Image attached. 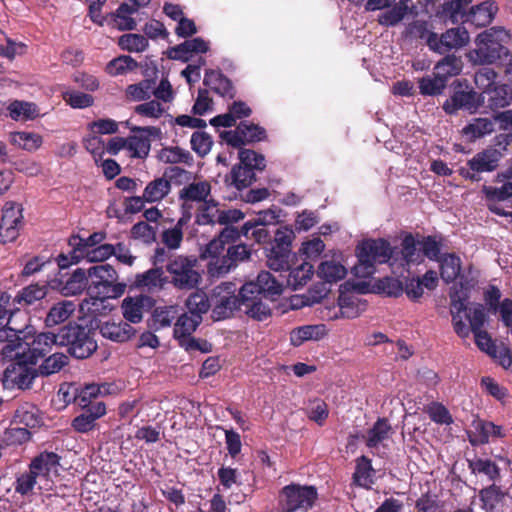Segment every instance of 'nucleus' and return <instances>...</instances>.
<instances>
[{
  "instance_id": "1",
  "label": "nucleus",
  "mask_w": 512,
  "mask_h": 512,
  "mask_svg": "<svg viewBox=\"0 0 512 512\" xmlns=\"http://www.w3.org/2000/svg\"><path fill=\"white\" fill-rule=\"evenodd\" d=\"M451 316L455 333L461 338H467L470 332L483 330L487 316L482 304L476 303L470 308L466 306L467 288L462 282L450 289Z\"/></svg>"
},
{
  "instance_id": "2",
  "label": "nucleus",
  "mask_w": 512,
  "mask_h": 512,
  "mask_svg": "<svg viewBox=\"0 0 512 512\" xmlns=\"http://www.w3.org/2000/svg\"><path fill=\"white\" fill-rule=\"evenodd\" d=\"M58 346L67 347L73 358L87 359L98 347L95 330L88 324L68 322L58 330Z\"/></svg>"
},
{
  "instance_id": "3",
  "label": "nucleus",
  "mask_w": 512,
  "mask_h": 512,
  "mask_svg": "<svg viewBox=\"0 0 512 512\" xmlns=\"http://www.w3.org/2000/svg\"><path fill=\"white\" fill-rule=\"evenodd\" d=\"M358 264L353 267L358 277H367L374 273L376 263H386L390 259L397 262L394 250L390 243L382 238L364 241L357 247Z\"/></svg>"
},
{
  "instance_id": "4",
  "label": "nucleus",
  "mask_w": 512,
  "mask_h": 512,
  "mask_svg": "<svg viewBox=\"0 0 512 512\" xmlns=\"http://www.w3.org/2000/svg\"><path fill=\"white\" fill-rule=\"evenodd\" d=\"M198 259L194 255H177L165 264L168 284L180 291L197 289L202 275L197 270Z\"/></svg>"
},
{
  "instance_id": "5",
  "label": "nucleus",
  "mask_w": 512,
  "mask_h": 512,
  "mask_svg": "<svg viewBox=\"0 0 512 512\" xmlns=\"http://www.w3.org/2000/svg\"><path fill=\"white\" fill-rule=\"evenodd\" d=\"M236 286L232 282H223L211 290V319L222 321L233 317L242 308L240 292L235 294Z\"/></svg>"
},
{
  "instance_id": "6",
  "label": "nucleus",
  "mask_w": 512,
  "mask_h": 512,
  "mask_svg": "<svg viewBox=\"0 0 512 512\" xmlns=\"http://www.w3.org/2000/svg\"><path fill=\"white\" fill-rule=\"evenodd\" d=\"M89 277L88 293L92 297L105 299L116 297L123 292V286L118 287L117 272L110 264L94 265L87 269Z\"/></svg>"
},
{
  "instance_id": "7",
  "label": "nucleus",
  "mask_w": 512,
  "mask_h": 512,
  "mask_svg": "<svg viewBox=\"0 0 512 512\" xmlns=\"http://www.w3.org/2000/svg\"><path fill=\"white\" fill-rule=\"evenodd\" d=\"M36 364H32L26 354L16 353L3 372L2 383L6 389H30L36 377Z\"/></svg>"
},
{
  "instance_id": "8",
  "label": "nucleus",
  "mask_w": 512,
  "mask_h": 512,
  "mask_svg": "<svg viewBox=\"0 0 512 512\" xmlns=\"http://www.w3.org/2000/svg\"><path fill=\"white\" fill-rule=\"evenodd\" d=\"M283 499L284 512H296L298 510L307 511L317 500L318 493L314 486H300L290 484L281 491Z\"/></svg>"
},
{
  "instance_id": "9",
  "label": "nucleus",
  "mask_w": 512,
  "mask_h": 512,
  "mask_svg": "<svg viewBox=\"0 0 512 512\" xmlns=\"http://www.w3.org/2000/svg\"><path fill=\"white\" fill-rule=\"evenodd\" d=\"M475 43L476 48L468 53V58L474 65L494 64L506 60L510 55L505 45L482 39L480 34L476 37Z\"/></svg>"
},
{
  "instance_id": "10",
  "label": "nucleus",
  "mask_w": 512,
  "mask_h": 512,
  "mask_svg": "<svg viewBox=\"0 0 512 512\" xmlns=\"http://www.w3.org/2000/svg\"><path fill=\"white\" fill-rule=\"evenodd\" d=\"M470 37L468 31L464 27H455L447 29L438 36L437 33L430 35L428 47L430 50L444 55L452 50H459L469 43Z\"/></svg>"
},
{
  "instance_id": "11",
  "label": "nucleus",
  "mask_w": 512,
  "mask_h": 512,
  "mask_svg": "<svg viewBox=\"0 0 512 512\" xmlns=\"http://www.w3.org/2000/svg\"><path fill=\"white\" fill-rule=\"evenodd\" d=\"M220 137L233 148L264 141L267 138L265 128L249 121H241L235 130L223 131Z\"/></svg>"
},
{
  "instance_id": "12",
  "label": "nucleus",
  "mask_w": 512,
  "mask_h": 512,
  "mask_svg": "<svg viewBox=\"0 0 512 512\" xmlns=\"http://www.w3.org/2000/svg\"><path fill=\"white\" fill-rule=\"evenodd\" d=\"M251 250L245 244L229 246L225 256L216 261H209L207 272L210 277H222L235 268L238 263L249 260Z\"/></svg>"
},
{
  "instance_id": "13",
  "label": "nucleus",
  "mask_w": 512,
  "mask_h": 512,
  "mask_svg": "<svg viewBox=\"0 0 512 512\" xmlns=\"http://www.w3.org/2000/svg\"><path fill=\"white\" fill-rule=\"evenodd\" d=\"M241 288L246 294L257 293L265 299L276 300L283 293L284 283L269 271H261L255 281H249Z\"/></svg>"
},
{
  "instance_id": "14",
  "label": "nucleus",
  "mask_w": 512,
  "mask_h": 512,
  "mask_svg": "<svg viewBox=\"0 0 512 512\" xmlns=\"http://www.w3.org/2000/svg\"><path fill=\"white\" fill-rule=\"evenodd\" d=\"M484 103L482 94H478L473 89H455L453 94L447 99L442 108L449 114H456L458 110H466L475 113Z\"/></svg>"
},
{
  "instance_id": "15",
  "label": "nucleus",
  "mask_w": 512,
  "mask_h": 512,
  "mask_svg": "<svg viewBox=\"0 0 512 512\" xmlns=\"http://www.w3.org/2000/svg\"><path fill=\"white\" fill-rule=\"evenodd\" d=\"M131 131L135 133V135L126 139L127 149L134 158H146L151 148L150 137H159L161 135L160 128L155 126H134L131 128Z\"/></svg>"
},
{
  "instance_id": "16",
  "label": "nucleus",
  "mask_w": 512,
  "mask_h": 512,
  "mask_svg": "<svg viewBox=\"0 0 512 512\" xmlns=\"http://www.w3.org/2000/svg\"><path fill=\"white\" fill-rule=\"evenodd\" d=\"M12 315L13 311L9 309L7 319L0 324V343H3L1 348L3 355H8L22 348L23 345H29L27 342L28 335L30 334V332L27 331L28 327L17 329L9 326Z\"/></svg>"
},
{
  "instance_id": "17",
  "label": "nucleus",
  "mask_w": 512,
  "mask_h": 512,
  "mask_svg": "<svg viewBox=\"0 0 512 512\" xmlns=\"http://www.w3.org/2000/svg\"><path fill=\"white\" fill-rule=\"evenodd\" d=\"M155 305V300L147 295L127 296L123 299L121 310L126 321L133 324L140 323L143 315Z\"/></svg>"
},
{
  "instance_id": "18",
  "label": "nucleus",
  "mask_w": 512,
  "mask_h": 512,
  "mask_svg": "<svg viewBox=\"0 0 512 512\" xmlns=\"http://www.w3.org/2000/svg\"><path fill=\"white\" fill-rule=\"evenodd\" d=\"M495 181L501 186L483 185L482 193L487 202H511L512 203V167L497 174Z\"/></svg>"
},
{
  "instance_id": "19",
  "label": "nucleus",
  "mask_w": 512,
  "mask_h": 512,
  "mask_svg": "<svg viewBox=\"0 0 512 512\" xmlns=\"http://www.w3.org/2000/svg\"><path fill=\"white\" fill-rule=\"evenodd\" d=\"M165 272L164 266H154L143 273L137 274L133 286L148 293L159 292L168 284Z\"/></svg>"
},
{
  "instance_id": "20",
  "label": "nucleus",
  "mask_w": 512,
  "mask_h": 512,
  "mask_svg": "<svg viewBox=\"0 0 512 512\" xmlns=\"http://www.w3.org/2000/svg\"><path fill=\"white\" fill-rule=\"evenodd\" d=\"M49 286L53 289L60 290L64 296L78 295L84 289H88V273L83 268H77L65 283L61 280L54 279L49 282Z\"/></svg>"
},
{
  "instance_id": "21",
  "label": "nucleus",
  "mask_w": 512,
  "mask_h": 512,
  "mask_svg": "<svg viewBox=\"0 0 512 512\" xmlns=\"http://www.w3.org/2000/svg\"><path fill=\"white\" fill-rule=\"evenodd\" d=\"M60 459L57 453L44 451L33 458L29 469L37 477L49 478L52 474L59 475Z\"/></svg>"
},
{
  "instance_id": "22",
  "label": "nucleus",
  "mask_w": 512,
  "mask_h": 512,
  "mask_svg": "<svg viewBox=\"0 0 512 512\" xmlns=\"http://www.w3.org/2000/svg\"><path fill=\"white\" fill-rule=\"evenodd\" d=\"M54 345L58 346V332L39 333L29 343V354L26 357L32 364H37L38 360L44 358Z\"/></svg>"
},
{
  "instance_id": "23",
  "label": "nucleus",
  "mask_w": 512,
  "mask_h": 512,
  "mask_svg": "<svg viewBox=\"0 0 512 512\" xmlns=\"http://www.w3.org/2000/svg\"><path fill=\"white\" fill-rule=\"evenodd\" d=\"M105 238L106 233L102 231L94 232L86 239L81 238L79 235H72L68 243L72 247V258L74 262H80L91 249L96 248Z\"/></svg>"
},
{
  "instance_id": "24",
  "label": "nucleus",
  "mask_w": 512,
  "mask_h": 512,
  "mask_svg": "<svg viewBox=\"0 0 512 512\" xmlns=\"http://www.w3.org/2000/svg\"><path fill=\"white\" fill-rule=\"evenodd\" d=\"M240 296L242 297V308L249 317L257 321H263L270 317L271 309L262 301V296L257 293L246 294L243 288H240Z\"/></svg>"
},
{
  "instance_id": "25",
  "label": "nucleus",
  "mask_w": 512,
  "mask_h": 512,
  "mask_svg": "<svg viewBox=\"0 0 512 512\" xmlns=\"http://www.w3.org/2000/svg\"><path fill=\"white\" fill-rule=\"evenodd\" d=\"M203 84L222 97L233 99L236 96V89L231 80L221 71L206 70Z\"/></svg>"
},
{
  "instance_id": "26",
  "label": "nucleus",
  "mask_w": 512,
  "mask_h": 512,
  "mask_svg": "<svg viewBox=\"0 0 512 512\" xmlns=\"http://www.w3.org/2000/svg\"><path fill=\"white\" fill-rule=\"evenodd\" d=\"M394 256L398 257L400 266H410L422 262L421 250L417 249L415 237L408 233L401 241L400 248L394 247Z\"/></svg>"
},
{
  "instance_id": "27",
  "label": "nucleus",
  "mask_w": 512,
  "mask_h": 512,
  "mask_svg": "<svg viewBox=\"0 0 512 512\" xmlns=\"http://www.w3.org/2000/svg\"><path fill=\"white\" fill-rule=\"evenodd\" d=\"M83 412L72 421V427L75 431L86 433L92 430L97 419L106 413V406L103 402H97L90 405V408H82Z\"/></svg>"
},
{
  "instance_id": "28",
  "label": "nucleus",
  "mask_w": 512,
  "mask_h": 512,
  "mask_svg": "<svg viewBox=\"0 0 512 512\" xmlns=\"http://www.w3.org/2000/svg\"><path fill=\"white\" fill-rule=\"evenodd\" d=\"M501 158L502 153L499 150L489 148L476 153L467 161V166L480 174L483 172H492L499 166Z\"/></svg>"
},
{
  "instance_id": "29",
  "label": "nucleus",
  "mask_w": 512,
  "mask_h": 512,
  "mask_svg": "<svg viewBox=\"0 0 512 512\" xmlns=\"http://www.w3.org/2000/svg\"><path fill=\"white\" fill-rule=\"evenodd\" d=\"M100 333L104 338L114 342H125L130 340L135 334L136 329L128 322L107 321L100 325Z\"/></svg>"
},
{
  "instance_id": "30",
  "label": "nucleus",
  "mask_w": 512,
  "mask_h": 512,
  "mask_svg": "<svg viewBox=\"0 0 512 512\" xmlns=\"http://www.w3.org/2000/svg\"><path fill=\"white\" fill-rule=\"evenodd\" d=\"M508 493L496 484H491L479 491V498L482 502L481 508L486 512H493L497 505L502 504Z\"/></svg>"
},
{
  "instance_id": "31",
  "label": "nucleus",
  "mask_w": 512,
  "mask_h": 512,
  "mask_svg": "<svg viewBox=\"0 0 512 512\" xmlns=\"http://www.w3.org/2000/svg\"><path fill=\"white\" fill-rule=\"evenodd\" d=\"M440 275L444 282L453 283L461 272V259L455 253L442 255L440 260Z\"/></svg>"
},
{
  "instance_id": "32",
  "label": "nucleus",
  "mask_w": 512,
  "mask_h": 512,
  "mask_svg": "<svg viewBox=\"0 0 512 512\" xmlns=\"http://www.w3.org/2000/svg\"><path fill=\"white\" fill-rule=\"evenodd\" d=\"M75 311V305L71 301H62L54 304L45 317V326L54 327L67 321Z\"/></svg>"
},
{
  "instance_id": "33",
  "label": "nucleus",
  "mask_w": 512,
  "mask_h": 512,
  "mask_svg": "<svg viewBox=\"0 0 512 512\" xmlns=\"http://www.w3.org/2000/svg\"><path fill=\"white\" fill-rule=\"evenodd\" d=\"M475 429L477 434L473 438H470V443L473 446L487 444L490 437H505L502 426L496 425L490 421H479Z\"/></svg>"
},
{
  "instance_id": "34",
  "label": "nucleus",
  "mask_w": 512,
  "mask_h": 512,
  "mask_svg": "<svg viewBox=\"0 0 512 512\" xmlns=\"http://www.w3.org/2000/svg\"><path fill=\"white\" fill-rule=\"evenodd\" d=\"M325 335L324 325H306L295 328L290 333L291 344L295 347L308 340H319Z\"/></svg>"
},
{
  "instance_id": "35",
  "label": "nucleus",
  "mask_w": 512,
  "mask_h": 512,
  "mask_svg": "<svg viewBox=\"0 0 512 512\" xmlns=\"http://www.w3.org/2000/svg\"><path fill=\"white\" fill-rule=\"evenodd\" d=\"M392 433L393 429L388 419L378 418L367 432L366 446L368 448H376L382 441L388 439Z\"/></svg>"
},
{
  "instance_id": "36",
  "label": "nucleus",
  "mask_w": 512,
  "mask_h": 512,
  "mask_svg": "<svg viewBox=\"0 0 512 512\" xmlns=\"http://www.w3.org/2000/svg\"><path fill=\"white\" fill-rule=\"evenodd\" d=\"M434 67V72H436L442 79L447 83L450 77L456 76L461 73L463 63L460 57L454 54H445Z\"/></svg>"
},
{
  "instance_id": "37",
  "label": "nucleus",
  "mask_w": 512,
  "mask_h": 512,
  "mask_svg": "<svg viewBox=\"0 0 512 512\" xmlns=\"http://www.w3.org/2000/svg\"><path fill=\"white\" fill-rule=\"evenodd\" d=\"M47 292L48 286L46 284H31L18 292L14 298V302L21 306L33 305L37 301L44 299Z\"/></svg>"
},
{
  "instance_id": "38",
  "label": "nucleus",
  "mask_w": 512,
  "mask_h": 512,
  "mask_svg": "<svg viewBox=\"0 0 512 512\" xmlns=\"http://www.w3.org/2000/svg\"><path fill=\"white\" fill-rule=\"evenodd\" d=\"M68 364L69 357L64 353L56 352L46 357L41 365L36 368V372L38 376L48 377L60 372Z\"/></svg>"
},
{
  "instance_id": "39",
  "label": "nucleus",
  "mask_w": 512,
  "mask_h": 512,
  "mask_svg": "<svg viewBox=\"0 0 512 512\" xmlns=\"http://www.w3.org/2000/svg\"><path fill=\"white\" fill-rule=\"evenodd\" d=\"M496 122L494 116L492 118H474L463 128V133L471 140H476L492 133Z\"/></svg>"
},
{
  "instance_id": "40",
  "label": "nucleus",
  "mask_w": 512,
  "mask_h": 512,
  "mask_svg": "<svg viewBox=\"0 0 512 512\" xmlns=\"http://www.w3.org/2000/svg\"><path fill=\"white\" fill-rule=\"evenodd\" d=\"M202 322V316H193L189 313L178 315L174 325V338L179 341L190 336Z\"/></svg>"
},
{
  "instance_id": "41",
  "label": "nucleus",
  "mask_w": 512,
  "mask_h": 512,
  "mask_svg": "<svg viewBox=\"0 0 512 512\" xmlns=\"http://www.w3.org/2000/svg\"><path fill=\"white\" fill-rule=\"evenodd\" d=\"M170 190L171 184L169 180L164 177L156 178L145 187L143 198L148 203L158 202L164 199Z\"/></svg>"
},
{
  "instance_id": "42",
  "label": "nucleus",
  "mask_w": 512,
  "mask_h": 512,
  "mask_svg": "<svg viewBox=\"0 0 512 512\" xmlns=\"http://www.w3.org/2000/svg\"><path fill=\"white\" fill-rule=\"evenodd\" d=\"M408 2L409 0H400L394 6H390L386 12L379 15L378 23L387 27L396 26L405 18L410 10Z\"/></svg>"
},
{
  "instance_id": "43",
  "label": "nucleus",
  "mask_w": 512,
  "mask_h": 512,
  "mask_svg": "<svg viewBox=\"0 0 512 512\" xmlns=\"http://www.w3.org/2000/svg\"><path fill=\"white\" fill-rule=\"evenodd\" d=\"M347 274L346 268L335 261L321 262L317 269V276L328 284L336 283Z\"/></svg>"
},
{
  "instance_id": "44",
  "label": "nucleus",
  "mask_w": 512,
  "mask_h": 512,
  "mask_svg": "<svg viewBox=\"0 0 512 512\" xmlns=\"http://www.w3.org/2000/svg\"><path fill=\"white\" fill-rule=\"evenodd\" d=\"M211 192V186L207 181L191 183L183 187L179 192V198L187 201L205 202Z\"/></svg>"
},
{
  "instance_id": "45",
  "label": "nucleus",
  "mask_w": 512,
  "mask_h": 512,
  "mask_svg": "<svg viewBox=\"0 0 512 512\" xmlns=\"http://www.w3.org/2000/svg\"><path fill=\"white\" fill-rule=\"evenodd\" d=\"M497 11V6L489 1H485L476 7H472L467 20L471 21L477 26H485L489 24Z\"/></svg>"
},
{
  "instance_id": "46",
  "label": "nucleus",
  "mask_w": 512,
  "mask_h": 512,
  "mask_svg": "<svg viewBox=\"0 0 512 512\" xmlns=\"http://www.w3.org/2000/svg\"><path fill=\"white\" fill-rule=\"evenodd\" d=\"M313 274L314 269L312 264L304 262L290 270L286 280L287 285L291 287L292 290L301 289L303 286L307 284V282L311 279Z\"/></svg>"
},
{
  "instance_id": "47",
  "label": "nucleus",
  "mask_w": 512,
  "mask_h": 512,
  "mask_svg": "<svg viewBox=\"0 0 512 512\" xmlns=\"http://www.w3.org/2000/svg\"><path fill=\"white\" fill-rule=\"evenodd\" d=\"M185 304L189 314L202 316L211 309V294L207 295L205 292L197 290L188 296Z\"/></svg>"
},
{
  "instance_id": "48",
  "label": "nucleus",
  "mask_w": 512,
  "mask_h": 512,
  "mask_svg": "<svg viewBox=\"0 0 512 512\" xmlns=\"http://www.w3.org/2000/svg\"><path fill=\"white\" fill-rule=\"evenodd\" d=\"M467 461L468 467L473 474H483L493 482L500 478V468L494 461L478 457Z\"/></svg>"
},
{
  "instance_id": "49",
  "label": "nucleus",
  "mask_w": 512,
  "mask_h": 512,
  "mask_svg": "<svg viewBox=\"0 0 512 512\" xmlns=\"http://www.w3.org/2000/svg\"><path fill=\"white\" fill-rule=\"evenodd\" d=\"M178 317V309L176 306L156 307L152 312L150 327L159 330L170 327Z\"/></svg>"
},
{
  "instance_id": "50",
  "label": "nucleus",
  "mask_w": 512,
  "mask_h": 512,
  "mask_svg": "<svg viewBox=\"0 0 512 512\" xmlns=\"http://www.w3.org/2000/svg\"><path fill=\"white\" fill-rule=\"evenodd\" d=\"M290 255L291 252L289 251L271 246L266 249V264L275 272L287 271L290 269Z\"/></svg>"
},
{
  "instance_id": "51",
  "label": "nucleus",
  "mask_w": 512,
  "mask_h": 512,
  "mask_svg": "<svg viewBox=\"0 0 512 512\" xmlns=\"http://www.w3.org/2000/svg\"><path fill=\"white\" fill-rule=\"evenodd\" d=\"M418 84L419 92L424 96H438L442 94L447 86L445 80L436 72H433L432 75H426L420 78Z\"/></svg>"
},
{
  "instance_id": "52",
  "label": "nucleus",
  "mask_w": 512,
  "mask_h": 512,
  "mask_svg": "<svg viewBox=\"0 0 512 512\" xmlns=\"http://www.w3.org/2000/svg\"><path fill=\"white\" fill-rule=\"evenodd\" d=\"M373 471L371 460L366 456L359 457L356 461V468L353 474L354 484L360 487L370 488V485L373 484Z\"/></svg>"
},
{
  "instance_id": "53",
  "label": "nucleus",
  "mask_w": 512,
  "mask_h": 512,
  "mask_svg": "<svg viewBox=\"0 0 512 512\" xmlns=\"http://www.w3.org/2000/svg\"><path fill=\"white\" fill-rule=\"evenodd\" d=\"M339 311L342 317L353 319L364 310V304L355 295L341 293L338 298Z\"/></svg>"
},
{
  "instance_id": "54",
  "label": "nucleus",
  "mask_w": 512,
  "mask_h": 512,
  "mask_svg": "<svg viewBox=\"0 0 512 512\" xmlns=\"http://www.w3.org/2000/svg\"><path fill=\"white\" fill-rule=\"evenodd\" d=\"M230 178L231 185L238 190L245 189L256 181L255 171L241 164L233 166Z\"/></svg>"
},
{
  "instance_id": "55",
  "label": "nucleus",
  "mask_w": 512,
  "mask_h": 512,
  "mask_svg": "<svg viewBox=\"0 0 512 512\" xmlns=\"http://www.w3.org/2000/svg\"><path fill=\"white\" fill-rule=\"evenodd\" d=\"M489 107L492 109L504 108L511 103L512 93L507 85L493 86L486 91Z\"/></svg>"
},
{
  "instance_id": "56",
  "label": "nucleus",
  "mask_w": 512,
  "mask_h": 512,
  "mask_svg": "<svg viewBox=\"0 0 512 512\" xmlns=\"http://www.w3.org/2000/svg\"><path fill=\"white\" fill-rule=\"evenodd\" d=\"M9 115L14 120H30L38 116V108L34 103L13 101L9 106Z\"/></svg>"
},
{
  "instance_id": "57",
  "label": "nucleus",
  "mask_w": 512,
  "mask_h": 512,
  "mask_svg": "<svg viewBox=\"0 0 512 512\" xmlns=\"http://www.w3.org/2000/svg\"><path fill=\"white\" fill-rule=\"evenodd\" d=\"M471 2L472 0H447L441 5L438 14L455 24L459 20L458 17L464 15L465 7Z\"/></svg>"
},
{
  "instance_id": "58",
  "label": "nucleus",
  "mask_w": 512,
  "mask_h": 512,
  "mask_svg": "<svg viewBox=\"0 0 512 512\" xmlns=\"http://www.w3.org/2000/svg\"><path fill=\"white\" fill-rule=\"evenodd\" d=\"M159 159L167 164H190L192 161V155L189 151L179 146H172L162 148L159 153Z\"/></svg>"
},
{
  "instance_id": "59",
  "label": "nucleus",
  "mask_w": 512,
  "mask_h": 512,
  "mask_svg": "<svg viewBox=\"0 0 512 512\" xmlns=\"http://www.w3.org/2000/svg\"><path fill=\"white\" fill-rule=\"evenodd\" d=\"M156 81L144 79L136 84H131L126 89V94L134 101H144L151 97Z\"/></svg>"
},
{
  "instance_id": "60",
  "label": "nucleus",
  "mask_w": 512,
  "mask_h": 512,
  "mask_svg": "<svg viewBox=\"0 0 512 512\" xmlns=\"http://www.w3.org/2000/svg\"><path fill=\"white\" fill-rule=\"evenodd\" d=\"M138 67V63L131 56L122 55L112 59L106 66V72L111 76H118L132 71Z\"/></svg>"
},
{
  "instance_id": "61",
  "label": "nucleus",
  "mask_w": 512,
  "mask_h": 512,
  "mask_svg": "<svg viewBox=\"0 0 512 512\" xmlns=\"http://www.w3.org/2000/svg\"><path fill=\"white\" fill-rule=\"evenodd\" d=\"M99 394L100 389L98 386L94 384L87 385L80 392H78L77 388L73 389V400L81 408H90V405L99 402L97 400Z\"/></svg>"
},
{
  "instance_id": "62",
  "label": "nucleus",
  "mask_w": 512,
  "mask_h": 512,
  "mask_svg": "<svg viewBox=\"0 0 512 512\" xmlns=\"http://www.w3.org/2000/svg\"><path fill=\"white\" fill-rule=\"evenodd\" d=\"M239 149V164L249 167L253 171H263L265 169L266 161L262 154L242 147Z\"/></svg>"
},
{
  "instance_id": "63",
  "label": "nucleus",
  "mask_w": 512,
  "mask_h": 512,
  "mask_svg": "<svg viewBox=\"0 0 512 512\" xmlns=\"http://www.w3.org/2000/svg\"><path fill=\"white\" fill-rule=\"evenodd\" d=\"M118 45L129 52H142L148 47V40L141 34H124L119 37Z\"/></svg>"
},
{
  "instance_id": "64",
  "label": "nucleus",
  "mask_w": 512,
  "mask_h": 512,
  "mask_svg": "<svg viewBox=\"0 0 512 512\" xmlns=\"http://www.w3.org/2000/svg\"><path fill=\"white\" fill-rule=\"evenodd\" d=\"M191 148L201 158L205 157L213 145L212 137L203 131H196L191 136Z\"/></svg>"
}]
</instances>
